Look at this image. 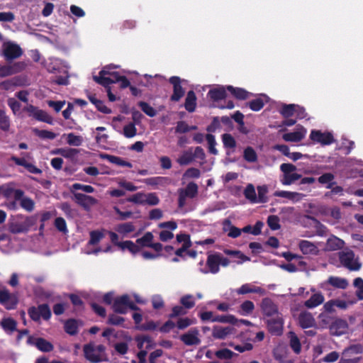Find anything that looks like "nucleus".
<instances>
[{"label":"nucleus","mask_w":363,"mask_h":363,"mask_svg":"<svg viewBox=\"0 0 363 363\" xmlns=\"http://www.w3.org/2000/svg\"><path fill=\"white\" fill-rule=\"evenodd\" d=\"M36 223L34 216H26L18 214L13 216L9 223V230L12 234L27 233Z\"/></svg>","instance_id":"obj_1"},{"label":"nucleus","mask_w":363,"mask_h":363,"mask_svg":"<svg viewBox=\"0 0 363 363\" xmlns=\"http://www.w3.org/2000/svg\"><path fill=\"white\" fill-rule=\"evenodd\" d=\"M112 308L116 313L125 314L128 309L138 311L139 307L130 300L128 294L116 297L112 304Z\"/></svg>","instance_id":"obj_2"},{"label":"nucleus","mask_w":363,"mask_h":363,"mask_svg":"<svg viewBox=\"0 0 363 363\" xmlns=\"http://www.w3.org/2000/svg\"><path fill=\"white\" fill-rule=\"evenodd\" d=\"M28 314L30 318L34 322H40V318L48 321L52 316V312L48 303L40 304L37 307H29Z\"/></svg>","instance_id":"obj_3"},{"label":"nucleus","mask_w":363,"mask_h":363,"mask_svg":"<svg viewBox=\"0 0 363 363\" xmlns=\"http://www.w3.org/2000/svg\"><path fill=\"white\" fill-rule=\"evenodd\" d=\"M18 303V297L17 294L11 293L8 289L4 287L0 290V304L6 310H13Z\"/></svg>","instance_id":"obj_4"},{"label":"nucleus","mask_w":363,"mask_h":363,"mask_svg":"<svg viewBox=\"0 0 363 363\" xmlns=\"http://www.w3.org/2000/svg\"><path fill=\"white\" fill-rule=\"evenodd\" d=\"M340 263L352 271H357L361 268V264L354 261V253L352 250L342 251L339 253Z\"/></svg>","instance_id":"obj_5"},{"label":"nucleus","mask_w":363,"mask_h":363,"mask_svg":"<svg viewBox=\"0 0 363 363\" xmlns=\"http://www.w3.org/2000/svg\"><path fill=\"white\" fill-rule=\"evenodd\" d=\"M22 55L23 50L17 44L9 43L4 47L2 55L7 62L20 57Z\"/></svg>","instance_id":"obj_6"},{"label":"nucleus","mask_w":363,"mask_h":363,"mask_svg":"<svg viewBox=\"0 0 363 363\" xmlns=\"http://www.w3.org/2000/svg\"><path fill=\"white\" fill-rule=\"evenodd\" d=\"M219 257L220 252L208 254L206 260L208 269H201V272L203 274H208V272L217 274L220 270V259Z\"/></svg>","instance_id":"obj_7"},{"label":"nucleus","mask_w":363,"mask_h":363,"mask_svg":"<svg viewBox=\"0 0 363 363\" xmlns=\"http://www.w3.org/2000/svg\"><path fill=\"white\" fill-rule=\"evenodd\" d=\"M269 333L272 335L280 336L283 333L284 320L281 317L277 315L267 320Z\"/></svg>","instance_id":"obj_8"},{"label":"nucleus","mask_w":363,"mask_h":363,"mask_svg":"<svg viewBox=\"0 0 363 363\" xmlns=\"http://www.w3.org/2000/svg\"><path fill=\"white\" fill-rule=\"evenodd\" d=\"M310 138L314 142L320 143L322 145H328L335 141L331 133H322L320 130H313L311 132Z\"/></svg>","instance_id":"obj_9"},{"label":"nucleus","mask_w":363,"mask_h":363,"mask_svg":"<svg viewBox=\"0 0 363 363\" xmlns=\"http://www.w3.org/2000/svg\"><path fill=\"white\" fill-rule=\"evenodd\" d=\"M237 330L233 326L223 327L220 325H214L212 330V336L215 339L225 340L230 335H236Z\"/></svg>","instance_id":"obj_10"},{"label":"nucleus","mask_w":363,"mask_h":363,"mask_svg":"<svg viewBox=\"0 0 363 363\" xmlns=\"http://www.w3.org/2000/svg\"><path fill=\"white\" fill-rule=\"evenodd\" d=\"M349 328V325L346 320L336 318L329 328L332 335L340 336L346 334Z\"/></svg>","instance_id":"obj_11"},{"label":"nucleus","mask_w":363,"mask_h":363,"mask_svg":"<svg viewBox=\"0 0 363 363\" xmlns=\"http://www.w3.org/2000/svg\"><path fill=\"white\" fill-rule=\"evenodd\" d=\"M84 356L91 363H100L106 360L105 357L96 352L92 343L86 344L83 347Z\"/></svg>","instance_id":"obj_12"},{"label":"nucleus","mask_w":363,"mask_h":363,"mask_svg":"<svg viewBox=\"0 0 363 363\" xmlns=\"http://www.w3.org/2000/svg\"><path fill=\"white\" fill-rule=\"evenodd\" d=\"M169 82L173 86V94L170 97L172 101H179L184 95L185 91L181 85V79L177 76L171 77Z\"/></svg>","instance_id":"obj_13"},{"label":"nucleus","mask_w":363,"mask_h":363,"mask_svg":"<svg viewBox=\"0 0 363 363\" xmlns=\"http://www.w3.org/2000/svg\"><path fill=\"white\" fill-rule=\"evenodd\" d=\"M73 200L85 210L96 203V199L91 196L82 193H72Z\"/></svg>","instance_id":"obj_14"},{"label":"nucleus","mask_w":363,"mask_h":363,"mask_svg":"<svg viewBox=\"0 0 363 363\" xmlns=\"http://www.w3.org/2000/svg\"><path fill=\"white\" fill-rule=\"evenodd\" d=\"M306 132L304 127L298 125L294 132L284 133L282 138L286 142L298 143L305 138Z\"/></svg>","instance_id":"obj_15"},{"label":"nucleus","mask_w":363,"mask_h":363,"mask_svg":"<svg viewBox=\"0 0 363 363\" xmlns=\"http://www.w3.org/2000/svg\"><path fill=\"white\" fill-rule=\"evenodd\" d=\"M199 330L196 328H191L188 333L180 336V340L188 346L198 345L201 340L199 338Z\"/></svg>","instance_id":"obj_16"},{"label":"nucleus","mask_w":363,"mask_h":363,"mask_svg":"<svg viewBox=\"0 0 363 363\" xmlns=\"http://www.w3.org/2000/svg\"><path fill=\"white\" fill-rule=\"evenodd\" d=\"M261 309L264 315L271 317L278 314V307L269 298H264L261 303Z\"/></svg>","instance_id":"obj_17"},{"label":"nucleus","mask_w":363,"mask_h":363,"mask_svg":"<svg viewBox=\"0 0 363 363\" xmlns=\"http://www.w3.org/2000/svg\"><path fill=\"white\" fill-rule=\"evenodd\" d=\"M11 160L14 162L16 165L25 167L30 173L40 174L43 172L40 168L37 167L32 163L28 162L25 158H20L13 155L11 157Z\"/></svg>","instance_id":"obj_18"},{"label":"nucleus","mask_w":363,"mask_h":363,"mask_svg":"<svg viewBox=\"0 0 363 363\" xmlns=\"http://www.w3.org/2000/svg\"><path fill=\"white\" fill-rule=\"evenodd\" d=\"M144 182L147 185L157 188L169 185L171 183V179L167 177H154L147 178Z\"/></svg>","instance_id":"obj_19"},{"label":"nucleus","mask_w":363,"mask_h":363,"mask_svg":"<svg viewBox=\"0 0 363 363\" xmlns=\"http://www.w3.org/2000/svg\"><path fill=\"white\" fill-rule=\"evenodd\" d=\"M108 74H109V71L104 68L99 72V76L93 77L94 80L99 84L104 86L106 89L110 87V84H113V81L108 77Z\"/></svg>","instance_id":"obj_20"},{"label":"nucleus","mask_w":363,"mask_h":363,"mask_svg":"<svg viewBox=\"0 0 363 363\" xmlns=\"http://www.w3.org/2000/svg\"><path fill=\"white\" fill-rule=\"evenodd\" d=\"M298 319L299 325L303 329L311 328L315 324L314 318L308 312H301Z\"/></svg>","instance_id":"obj_21"},{"label":"nucleus","mask_w":363,"mask_h":363,"mask_svg":"<svg viewBox=\"0 0 363 363\" xmlns=\"http://www.w3.org/2000/svg\"><path fill=\"white\" fill-rule=\"evenodd\" d=\"M223 230L224 232H228V236L232 238H237L242 233V230L233 225L231 221L228 219L224 220Z\"/></svg>","instance_id":"obj_22"},{"label":"nucleus","mask_w":363,"mask_h":363,"mask_svg":"<svg viewBox=\"0 0 363 363\" xmlns=\"http://www.w3.org/2000/svg\"><path fill=\"white\" fill-rule=\"evenodd\" d=\"M208 96L213 101L225 99L227 96L226 89L224 86L211 89L208 92Z\"/></svg>","instance_id":"obj_23"},{"label":"nucleus","mask_w":363,"mask_h":363,"mask_svg":"<svg viewBox=\"0 0 363 363\" xmlns=\"http://www.w3.org/2000/svg\"><path fill=\"white\" fill-rule=\"evenodd\" d=\"M196 96L194 91L190 90L187 92L185 99L184 108L189 112L192 113L195 111L196 107Z\"/></svg>","instance_id":"obj_24"},{"label":"nucleus","mask_w":363,"mask_h":363,"mask_svg":"<svg viewBox=\"0 0 363 363\" xmlns=\"http://www.w3.org/2000/svg\"><path fill=\"white\" fill-rule=\"evenodd\" d=\"M324 300V296L321 293H315L304 302V306L307 308H313L322 304Z\"/></svg>","instance_id":"obj_25"},{"label":"nucleus","mask_w":363,"mask_h":363,"mask_svg":"<svg viewBox=\"0 0 363 363\" xmlns=\"http://www.w3.org/2000/svg\"><path fill=\"white\" fill-rule=\"evenodd\" d=\"M298 247L304 255H315L318 252L317 247L308 240H301Z\"/></svg>","instance_id":"obj_26"},{"label":"nucleus","mask_w":363,"mask_h":363,"mask_svg":"<svg viewBox=\"0 0 363 363\" xmlns=\"http://www.w3.org/2000/svg\"><path fill=\"white\" fill-rule=\"evenodd\" d=\"M288 337L289 338V346L291 350L295 354H300L301 352V344L296 334L293 331H290L288 333Z\"/></svg>","instance_id":"obj_27"},{"label":"nucleus","mask_w":363,"mask_h":363,"mask_svg":"<svg viewBox=\"0 0 363 363\" xmlns=\"http://www.w3.org/2000/svg\"><path fill=\"white\" fill-rule=\"evenodd\" d=\"M274 196L277 197L285 198L292 201H298L302 199V194L298 192L288 191H276Z\"/></svg>","instance_id":"obj_28"},{"label":"nucleus","mask_w":363,"mask_h":363,"mask_svg":"<svg viewBox=\"0 0 363 363\" xmlns=\"http://www.w3.org/2000/svg\"><path fill=\"white\" fill-rule=\"evenodd\" d=\"M35 347L41 352H50L53 350V345L43 337H37L35 340Z\"/></svg>","instance_id":"obj_29"},{"label":"nucleus","mask_w":363,"mask_h":363,"mask_svg":"<svg viewBox=\"0 0 363 363\" xmlns=\"http://www.w3.org/2000/svg\"><path fill=\"white\" fill-rule=\"evenodd\" d=\"M101 157L106 159L109 162L115 164L118 166L127 167L129 168L133 167V164L130 162L125 161L123 158L118 156L105 154L101 155Z\"/></svg>","instance_id":"obj_30"},{"label":"nucleus","mask_w":363,"mask_h":363,"mask_svg":"<svg viewBox=\"0 0 363 363\" xmlns=\"http://www.w3.org/2000/svg\"><path fill=\"white\" fill-rule=\"evenodd\" d=\"M226 89L231 93L233 96L240 100H245L247 99L250 95V93L242 88L233 87V86L230 85L228 86Z\"/></svg>","instance_id":"obj_31"},{"label":"nucleus","mask_w":363,"mask_h":363,"mask_svg":"<svg viewBox=\"0 0 363 363\" xmlns=\"http://www.w3.org/2000/svg\"><path fill=\"white\" fill-rule=\"evenodd\" d=\"M327 284L335 288L341 289H345L348 286V282L346 279L338 277H330L327 281Z\"/></svg>","instance_id":"obj_32"},{"label":"nucleus","mask_w":363,"mask_h":363,"mask_svg":"<svg viewBox=\"0 0 363 363\" xmlns=\"http://www.w3.org/2000/svg\"><path fill=\"white\" fill-rule=\"evenodd\" d=\"M212 322L225 323L238 325V319L233 315H218L212 318Z\"/></svg>","instance_id":"obj_33"},{"label":"nucleus","mask_w":363,"mask_h":363,"mask_svg":"<svg viewBox=\"0 0 363 363\" xmlns=\"http://www.w3.org/2000/svg\"><path fill=\"white\" fill-rule=\"evenodd\" d=\"M65 331L70 335H75L78 333V324L77 320L74 318L68 319L65 321L64 325Z\"/></svg>","instance_id":"obj_34"},{"label":"nucleus","mask_w":363,"mask_h":363,"mask_svg":"<svg viewBox=\"0 0 363 363\" xmlns=\"http://www.w3.org/2000/svg\"><path fill=\"white\" fill-rule=\"evenodd\" d=\"M263 225L264 223L262 221L258 220L255 223L253 227H252L250 225H247L242 228L241 230L242 232L243 233H251L254 235H258L261 234Z\"/></svg>","instance_id":"obj_35"},{"label":"nucleus","mask_w":363,"mask_h":363,"mask_svg":"<svg viewBox=\"0 0 363 363\" xmlns=\"http://www.w3.org/2000/svg\"><path fill=\"white\" fill-rule=\"evenodd\" d=\"M319 324L323 328H330L335 318L330 313L322 311L318 317Z\"/></svg>","instance_id":"obj_36"},{"label":"nucleus","mask_w":363,"mask_h":363,"mask_svg":"<svg viewBox=\"0 0 363 363\" xmlns=\"http://www.w3.org/2000/svg\"><path fill=\"white\" fill-rule=\"evenodd\" d=\"M335 176L330 172L324 173L318 177V181L321 184H327L326 188H332L336 182H333Z\"/></svg>","instance_id":"obj_37"},{"label":"nucleus","mask_w":363,"mask_h":363,"mask_svg":"<svg viewBox=\"0 0 363 363\" xmlns=\"http://www.w3.org/2000/svg\"><path fill=\"white\" fill-rule=\"evenodd\" d=\"M1 326L5 331L11 333L17 330V323L11 318H3L1 322Z\"/></svg>","instance_id":"obj_38"},{"label":"nucleus","mask_w":363,"mask_h":363,"mask_svg":"<svg viewBox=\"0 0 363 363\" xmlns=\"http://www.w3.org/2000/svg\"><path fill=\"white\" fill-rule=\"evenodd\" d=\"M135 227L131 222L121 223L116 227V230L122 235H126L128 233H133L135 231Z\"/></svg>","instance_id":"obj_39"},{"label":"nucleus","mask_w":363,"mask_h":363,"mask_svg":"<svg viewBox=\"0 0 363 363\" xmlns=\"http://www.w3.org/2000/svg\"><path fill=\"white\" fill-rule=\"evenodd\" d=\"M193 154L191 150H186L178 157L177 162L182 165H188L194 161Z\"/></svg>","instance_id":"obj_40"},{"label":"nucleus","mask_w":363,"mask_h":363,"mask_svg":"<svg viewBox=\"0 0 363 363\" xmlns=\"http://www.w3.org/2000/svg\"><path fill=\"white\" fill-rule=\"evenodd\" d=\"M11 121L9 116L4 109L0 108V129L3 131H8L10 128Z\"/></svg>","instance_id":"obj_41"},{"label":"nucleus","mask_w":363,"mask_h":363,"mask_svg":"<svg viewBox=\"0 0 363 363\" xmlns=\"http://www.w3.org/2000/svg\"><path fill=\"white\" fill-rule=\"evenodd\" d=\"M33 132L36 136L43 140H54L57 137V134L50 130L34 128Z\"/></svg>","instance_id":"obj_42"},{"label":"nucleus","mask_w":363,"mask_h":363,"mask_svg":"<svg viewBox=\"0 0 363 363\" xmlns=\"http://www.w3.org/2000/svg\"><path fill=\"white\" fill-rule=\"evenodd\" d=\"M120 247L123 250H128L133 254H136L140 250V246H138V244H135L131 240H125L121 242Z\"/></svg>","instance_id":"obj_43"},{"label":"nucleus","mask_w":363,"mask_h":363,"mask_svg":"<svg viewBox=\"0 0 363 363\" xmlns=\"http://www.w3.org/2000/svg\"><path fill=\"white\" fill-rule=\"evenodd\" d=\"M185 196H187L189 198L193 199L198 194V186L194 182H189L184 189H181Z\"/></svg>","instance_id":"obj_44"},{"label":"nucleus","mask_w":363,"mask_h":363,"mask_svg":"<svg viewBox=\"0 0 363 363\" xmlns=\"http://www.w3.org/2000/svg\"><path fill=\"white\" fill-rule=\"evenodd\" d=\"M154 236L151 232H147L145 235L136 240V243L140 247H150V244H152Z\"/></svg>","instance_id":"obj_45"},{"label":"nucleus","mask_w":363,"mask_h":363,"mask_svg":"<svg viewBox=\"0 0 363 363\" xmlns=\"http://www.w3.org/2000/svg\"><path fill=\"white\" fill-rule=\"evenodd\" d=\"M301 175L298 173H291L283 175L281 182L283 185L289 186L294 183L296 181L300 179Z\"/></svg>","instance_id":"obj_46"},{"label":"nucleus","mask_w":363,"mask_h":363,"mask_svg":"<svg viewBox=\"0 0 363 363\" xmlns=\"http://www.w3.org/2000/svg\"><path fill=\"white\" fill-rule=\"evenodd\" d=\"M262 289L260 287L252 288L250 284H242L239 289L236 290L238 294H247L249 293H260Z\"/></svg>","instance_id":"obj_47"},{"label":"nucleus","mask_w":363,"mask_h":363,"mask_svg":"<svg viewBox=\"0 0 363 363\" xmlns=\"http://www.w3.org/2000/svg\"><path fill=\"white\" fill-rule=\"evenodd\" d=\"M363 352V347L361 345H352L346 348L343 352L345 357H350L352 354H362Z\"/></svg>","instance_id":"obj_48"},{"label":"nucleus","mask_w":363,"mask_h":363,"mask_svg":"<svg viewBox=\"0 0 363 363\" xmlns=\"http://www.w3.org/2000/svg\"><path fill=\"white\" fill-rule=\"evenodd\" d=\"M138 106L148 116L155 117L157 115V111L145 101H139Z\"/></svg>","instance_id":"obj_49"},{"label":"nucleus","mask_w":363,"mask_h":363,"mask_svg":"<svg viewBox=\"0 0 363 363\" xmlns=\"http://www.w3.org/2000/svg\"><path fill=\"white\" fill-rule=\"evenodd\" d=\"M296 108V104H284L279 113L284 118H289L295 113Z\"/></svg>","instance_id":"obj_50"},{"label":"nucleus","mask_w":363,"mask_h":363,"mask_svg":"<svg viewBox=\"0 0 363 363\" xmlns=\"http://www.w3.org/2000/svg\"><path fill=\"white\" fill-rule=\"evenodd\" d=\"M215 355L217 358H218L220 359H230L235 355H237V354L235 353H234L233 351H231L230 350L224 348V349L217 350L215 352Z\"/></svg>","instance_id":"obj_51"},{"label":"nucleus","mask_w":363,"mask_h":363,"mask_svg":"<svg viewBox=\"0 0 363 363\" xmlns=\"http://www.w3.org/2000/svg\"><path fill=\"white\" fill-rule=\"evenodd\" d=\"M146 194L144 192H138L127 199V201L138 205H144Z\"/></svg>","instance_id":"obj_52"},{"label":"nucleus","mask_w":363,"mask_h":363,"mask_svg":"<svg viewBox=\"0 0 363 363\" xmlns=\"http://www.w3.org/2000/svg\"><path fill=\"white\" fill-rule=\"evenodd\" d=\"M77 190H82L86 193H93L94 191V188L91 185L74 183L70 187V192L76 193L75 191Z\"/></svg>","instance_id":"obj_53"},{"label":"nucleus","mask_w":363,"mask_h":363,"mask_svg":"<svg viewBox=\"0 0 363 363\" xmlns=\"http://www.w3.org/2000/svg\"><path fill=\"white\" fill-rule=\"evenodd\" d=\"M180 303L187 311L195 306V301L192 295H185L180 298Z\"/></svg>","instance_id":"obj_54"},{"label":"nucleus","mask_w":363,"mask_h":363,"mask_svg":"<svg viewBox=\"0 0 363 363\" xmlns=\"http://www.w3.org/2000/svg\"><path fill=\"white\" fill-rule=\"evenodd\" d=\"M222 140L223 146L225 148L233 149L236 147V141L230 133H224L222 135Z\"/></svg>","instance_id":"obj_55"},{"label":"nucleus","mask_w":363,"mask_h":363,"mask_svg":"<svg viewBox=\"0 0 363 363\" xmlns=\"http://www.w3.org/2000/svg\"><path fill=\"white\" fill-rule=\"evenodd\" d=\"M244 195L245 198L250 200L252 203H257V196L255 187L252 184H248L244 190Z\"/></svg>","instance_id":"obj_56"},{"label":"nucleus","mask_w":363,"mask_h":363,"mask_svg":"<svg viewBox=\"0 0 363 363\" xmlns=\"http://www.w3.org/2000/svg\"><path fill=\"white\" fill-rule=\"evenodd\" d=\"M244 159L248 162H255L257 160V155L252 147H247L244 150Z\"/></svg>","instance_id":"obj_57"},{"label":"nucleus","mask_w":363,"mask_h":363,"mask_svg":"<svg viewBox=\"0 0 363 363\" xmlns=\"http://www.w3.org/2000/svg\"><path fill=\"white\" fill-rule=\"evenodd\" d=\"M35 120L48 123L50 125L53 124V118L51 116H50L45 111L40 108L38 111Z\"/></svg>","instance_id":"obj_58"},{"label":"nucleus","mask_w":363,"mask_h":363,"mask_svg":"<svg viewBox=\"0 0 363 363\" xmlns=\"http://www.w3.org/2000/svg\"><path fill=\"white\" fill-rule=\"evenodd\" d=\"M258 196L257 197V203H266L268 201L267 194L268 188L266 185L257 187Z\"/></svg>","instance_id":"obj_59"},{"label":"nucleus","mask_w":363,"mask_h":363,"mask_svg":"<svg viewBox=\"0 0 363 363\" xmlns=\"http://www.w3.org/2000/svg\"><path fill=\"white\" fill-rule=\"evenodd\" d=\"M83 138L80 135H76L72 133L67 134V143L69 145L80 146L82 144Z\"/></svg>","instance_id":"obj_60"},{"label":"nucleus","mask_w":363,"mask_h":363,"mask_svg":"<svg viewBox=\"0 0 363 363\" xmlns=\"http://www.w3.org/2000/svg\"><path fill=\"white\" fill-rule=\"evenodd\" d=\"M255 309V304L251 301H245L241 305H240V313L242 315H249L252 313V311Z\"/></svg>","instance_id":"obj_61"},{"label":"nucleus","mask_w":363,"mask_h":363,"mask_svg":"<svg viewBox=\"0 0 363 363\" xmlns=\"http://www.w3.org/2000/svg\"><path fill=\"white\" fill-rule=\"evenodd\" d=\"M137 134V129L133 123H130L123 127V135L127 138H131Z\"/></svg>","instance_id":"obj_62"},{"label":"nucleus","mask_w":363,"mask_h":363,"mask_svg":"<svg viewBox=\"0 0 363 363\" xmlns=\"http://www.w3.org/2000/svg\"><path fill=\"white\" fill-rule=\"evenodd\" d=\"M20 206L22 208L28 212L33 211L35 207V203L33 199L28 197H24L20 201Z\"/></svg>","instance_id":"obj_63"},{"label":"nucleus","mask_w":363,"mask_h":363,"mask_svg":"<svg viewBox=\"0 0 363 363\" xmlns=\"http://www.w3.org/2000/svg\"><path fill=\"white\" fill-rule=\"evenodd\" d=\"M267 225L272 230H279L281 228L279 218L277 216L271 215L267 218Z\"/></svg>","instance_id":"obj_64"}]
</instances>
